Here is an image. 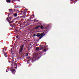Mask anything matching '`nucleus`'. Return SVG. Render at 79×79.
<instances>
[{"instance_id": "obj_6", "label": "nucleus", "mask_w": 79, "mask_h": 79, "mask_svg": "<svg viewBox=\"0 0 79 79\" xmlns=\"http://www.w3.org/2000/svg\"><path fill=\"white\" fill-rule=\"evenodd\" d=\"M39 50V48H36V50Z\"/></svg>"}, {"instance_id": "obj_12", "label": "nucleus", "mask_w": 79, "mask_h": 79, "mask_svg": "<svg viewBox=\"0 0 79 79\" xmlns=\"http://www.w3.org/2000/svg\"><path fill=\"white\" fill-rule=\"evenodd\" d=\"M13 49V48H12L11 49V50H10L11 52H12V50Z\"/></svg>"}, {"instance_id": "obj_7", "label": "nucleus", "mask_w": 79, "mask_h": 79, "mask_svg": "<svg viewBox=\"0 0 79 79\" xmlns=\"http://www.w3.org/2000/svg\"><path fill=\"white\" fill-rule=\"evenodd\" d=\"M40 27V26H39L36 27V29H38V28H39Z\"/></svg>"}, {"instance_id": "obj_8", "label": "nucleus", "mask_w": 79, "mask_h": 79, "mask_svg": "<svg viewBox=\"0 0 79 79\" xmlns=\"http://www.w3.org/2000/svg\"><path fill=\"white\" fill-rule=\"evenodd\" d=\"M40 27L41 28V29H43V28H44V27H43V26L42 25Z\"/></svg>"}, {"instance_id": "obj_19", "label": "nucleus", "mask_w": 79, "mask_h": 79, "mask_svg": "<svg viewBox=\"0 0 79 79\" xmlns=\"http://www.w3.org/2000/svg\"><path fill=\"white\" fill-rule=\"evenodd\" d=\"M7 19V20H8V19Z\"/></svg>"}, {"instance_id": "obj_1", "label": "nucleus", "mask_w": 79, "mask_h": 79, "mask_svg": "<svg viewBox=\"0 0 79 79\" xmlns=\"http://www.w3.org/2000/svg\"><path fill=\"white\" fill-rule=\"evenodd\" d=\"M24 45H23L20 47V49L19 50V52H21L23 51V48H24Z\"/></svg>"}, {"instance_id": "obj_3", "label": "nucleus", "mask_w": 79, "mask_h": 79, "mask_svg": "<svg viewBox=\"0 0 79 79\" xmlns=\"http://www.w3.org/2000/svg\"><path fill=\"white\" fill-rule=\"evenodd\" d=\"M6 2L7 3H10V0H6Z\"/></svg>"}, {"instance_id": "obj_16", "label": "nucleus", "mask_w": 79, "mask_h": 79, "mask_svg": "<svg viewBox=\"0 0 79 79\" xmlns=\"http://www.w3.org/2000/svg\"><path fill=\"white\" fill-rule=\"evenodd\" d=\"M9 10H11L10 9Z\"/></svg>"}, {"instance_id": "obj_2", "label": "nucleus", "mask_w": 79, "mask_h": 79, "mask_svg": "<svg viewBox=\"0 0 79 79\" xmlns=\"http://www.w3.org/2000/svg\"><path fill=\"white\" fill-rule=\"evenodd\" d=\"M42 35L41 34H40L39 33H38V34L36 35V36L38 37H40Z\"/></svg>"}, {"instance_id": "obj_20", "label": "nucleus", "mask_w": 79, "mask_h": 79, "mask_svg": "<svg viewBox=\"0 0 79 79\" xmlns=\"http://www.w3.org/2000/svg\"><path fill=\"white\" fill-rule=\"evenodd\" d=\"M12 73H13V72H12Z\"/></svg>"}, {"instance_id": "obj_15", "label": "nucleus", "mask_w": 79, "mask_h": 79, "mask_svg": "<svg viewBox=\"0 0 79 79\" xmlns=\"http://www.w3.org/2000/svg\"><path fill=\"white\" fill-rule=\"evenodd\" d=\"M27 56H28V54H27Z\"/></svg>"}, {"instance_id": "obj_10", "label": "nucleus", "mask_w": 79, "mask_h": 79, "mask_svg": "<svg viewBox=\"0 0 79 79\" xmlns=\"http://www.w3.org/2000/svg\"><path fill=\"white\" fill-rule=\"evenodd\" d=\"M14 16L15 17L17 16V14H15L14 15Z\"/></svg>"}, {"instance_id": "obj_18", "label": "nucleus", "mask_w": 79, "mask_h": 79, "mask_svg": "<svg viewBox=\"0 0 79 79\" xmlns=\"http://www.w3.org/2000/svg\"><path fill=\"white\" fill-rule=\"evenodd\" d=\"M18 1H19V0H18Z\"/></svg>"}, {"instance_id": "obj_13", "label": "nucleus", "mask_w": 79, "mask_h": 79, "mask_svg": "<svg viewBox=\"0 0 79 79\" xmlns=\"http://www.w3.org/2000/svg\"><path fill=\"white\" fill-rule=\"evenodd\" d=\"M36 35H35V34H34V37H35V36H36Z\"/></svg>"}, {"instance_id": "obj_17", "label": "nucleus", "mask_w": 79, "mask_h": 79, "mask_svg": "<svg viewBox=\"0 0 79 79\" xmlns=\"http://www.w3.org/2000/svg\"><path fill=\"white\" fill-rule=\"evenodd\" d=\"M73 0H71V1H72Z\"/></svg>"}, {"instance_id": "obj_11", "label": "nucleus", "mask_w": 79, "mask_h": 79, "mask_svg": "<svg viewBox=\"0 0 79 79\" xmlns=\"http://www.w3.org/2000/svg\"><path fill=\"white\" fill-rule=\"evenodd\" d=\"M4 55H5V57H7V56H6V54H4Z\"/></svg>"}, {"instance_id": "obj_14", "label": "nucleus", "mask_w": 79, "mask_h": 79, "mask_svg": "<svg viewBox=\"0 0 79 79\" xmlns=\"http://www.w3.org/2000/svg\"><path fill=\"white\" fill-rule=\"evenodd\" d=\"M12 71H15V70L13 69H12Z\"/></svg>"}, {"instance_id": "obj_4", "label": "nucleus", "mask_w": 79, "mask_h": 79, "mask_svg": "<svg viewBox=\"0 0 79 79\" xmlns=\"http://www.w3.org/2000/svg\"><path fill=\"white\" fill-rule=\"evenodd\" d=\"M14 65H14L16 67H17V64L16 63Z\"/></svg>"}, {"instance_id": "obj_9", "label": "nucleus", "mask_w": 79, "mask_h": 79, "mask_svg": "<svg viewBox=\"0 0 79 79\" xmlns=\"http://www.w3.org/2000/svg\"><path fill=\"white\" fill-rule=\"evenodd\" d=\"M47 49H44V52H47Z\"/></svg>"}, {"instance_id": "obj_5", "label": "nucleus", "mask_w": 79, "mask_h": 79, "mask_svg": "<svg viewBox=\"0 0 79 79\" xmlns=\"http://www.w3.org/2000/svg\"><path fill=\"white\" fill-rule=\"evenodd\" d=\"M43 36V35H41V36L40 37V39L42 38V36Z\"/></svg>"}]
</instances>
